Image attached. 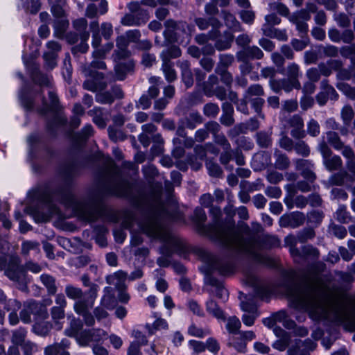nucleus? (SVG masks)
I'll return each instance as SVG.
<instances>
[{
    "label": "nucleus",
    "instance_id": "nucleus-23",
    "mask_svg": "<svg viewBox=\"0 0 355 355\" xmlns=\"http://www.w3.org/2000/svg\"><path fill=\"white\" fill-rule=\"evenodd\" d=\"M302 346L305 347L306 351H313L316 347V343L311 339H306L304 342L296 340L295 344L288 349V355H297Z\"/></svg>",
    "mask_w": 355,
    "mask_h": 355
},
{
    "label": "nucleus",
    "instance_id": "nucleus-60",
    "mask_svg": "<svg viewBox=\"0 0 355 355\" xmlns=\"http://www.w3.org/2000/svg\"><path fill=\"white\" fill-rule=\"evenodd\" d=\"M336 87L348 98L355 101V87L345 83H338Z\"/></svg>",
    "mask_w": 355,
    "mask_h": 355
},
{
    "label": "nucleus",
    "instance_id": "nucleus-3",
    "mask_svg": "<svg viewBox=\"0 0 355 355\" xmlns=\"http://www.w3.org/2000/svg\"><path fill=\"white\" fill-rule=\"evenodd\" d=\"M162 183L153 182L148 194L143 199L149 210L147 216L140 223L141 229L148 236L164 242L166 245L163 248H168L173 253H183L187 249L184 240L171 234L164 224V219L171 218L172 216L162 201Z\"/></svg>",
    "mask_w": 355,
    "mask_h": 355
},
{
    "label": "nucleus",
    "instance_id": "nucleus-22",
    "mask_svg": "<svg viewBox=\"0 0 355 355\" xmlns=\"http://www.w3.org/2000/svg\"><path fill=\"white\" fill-rule=\"evenodd\" d=\"M128 8L130 12L137 16V19L141 24H145L148 20V11L141 7L139 1L130 2L128 3Z\"/></svg>",
    "mask_w": 355,
    "mask_h": 355
},
{
    "label": "nucleus",
    "instance_id": "nucleus-16",
    "mask_svg": "<svg viewBox=\"0 0 355 355\" xmlns=\"http://www.w3.org/2000/svg\"><path fill=\"white\" fill-rule=\"evenodd\" d=\"M238 61L260 60L263 57V51L257 46H248L236 53Z\"/></svg>",
    "mask_w": 355,
    "mask_h": 355
},
{
    "label": "nucleus",
    "instance_id": "nucleus-31",
    "mask_svg": "<svg viewBox=\"0 0 355 355\" xmlns=\"http://www.w3.org/2000/svg\"><path fill=\"white\" fill-rule=\"evenodd\" d=\"M220 35L219 30H211L208 33H200L195 36L194 40L199 45H205L209 40H215Z\"/></svg>",
    "mask_w": 355,
    "mask_h": 355
},
{
    "label": "nucleus",
    "instance_id": "nucleus-41",
    "mask_svg": "<svg viewBox=\"0 0 355 355\" xmlns=\"http://www.w3.org/2000/svg\"><path fill=\"white\" fill-rule=\"evenodd\" d=\"M69 343L68 341L62 340L61 343H55L49 345L44 348V355H58L59 352L64 348L69 347Z\"/></svg>",
    "mask_w": 355,
    "mask_h": 355
},
{
    "label": "nucleus",
    "instance_id": "nucleus-50",
    "mask_svg": "<svg viewBox=\"0 0 355 355\" xmlns=\"http://www.w3.org/2000/svg\"><path fill=\"white\" fill-rule=\"evenodd\" d=\"M162 69L168 82H173L177 78L173 62H162Z\"/></svg>",
    "mask_w": 355,
    "mask_h": 355
},
{
    "label": "nucleus",
    "instance_id": "nucleus-39",
    "mask_svg": "<svg viewBox=\"0 0 355 355\" xmlns=\"http://www.w3.org/2000/svg\"><path fill=\"white\" fill-rule=\"evenodd\" d=\"M234 56L230 53H222L218 55V62L215 69H227L234 62Z\"/></svg>",
    "mask_w": 355,
    "mask_h": 355
},
{
    "label": "nucleus",
    "instance_id": "nucleus-58",
    "mask_svg": "<svg viewBox=\"0 0 355 355\" xmlns=\"http://www.w3.org/2000/svg\"><path fill=\"white\" fill-rule=\"evenodd\" d=\"M300 253L301 255L300 257H296V258L311 257L313 259H318L320 254L319 250L311 245L303 246L300 250Z\"/></svg>",
    "mask_w": 355,
    "mask_h": 355
},
{
    "label": "nucleus",
    "instance_id": "nucleus-57",
    "mask_svg": "<svg viewBox=\"0 0 355 355\" xmlns=\"http://www.w3.org/2000/svg\"><path fill=\"white\" fill-rule=\"evenodd\" d=\"M110 139L114 142L123 141L126 139L125 134L118 128L110 125L107 128Z\"/></svg>",
    "mask_w": 355,
    "mask_h": 355
},
{
    "label": "nucleus",
    "instance_id": "nucleus-51",
    "mask_svg": "<svg viewBox=\"0 0 355 355\" xmlns=\"http://www.w3.org/2000/svg\"><path fill=\"white\" fill-rule=\"evenodd\" d=\"M51 5V12L57 19L64 18V10L62 8V0H49Z\"/></svg>",
    "mask_w": 355,
    "mask_h": 355
},
{
    "label": "nucleus",
    "instance_id": "nucleus-2",
    "mask_svg": "<svg viewBox=\"0 0 355 355\" xmlns=\"http://www.w3.org/2000/svg\"><path fill=\"white\" fill-rule=\"evenodd\" d=\"M287 292L293 306L307 311L313 320L344 321L349 331H355V308L347 312L338 302L329 298L319 276H315L304 286L294 284Z\"/></svg>",
    "mask_w": 355,
    "mask_h": 355
},
{
    "label": "nucleus",
    "instance_id": "nucleus-4",
    "mask_svg": "<svg viewBox=\"0 0 355 355\" xmlns=\"http://www.w3.org/2000/svg\"><path fill=\"white\" fill-rule=\"evenodd\" d=\"M217 235L233 254L245 255L266 265L272 264V260L263 255L261 250L280 245L277 237L269 235L261 236L254 234L245 223L242 224L239 229H234V225L230 224L227 227L218 230Z\"/></svg>",
    "mask_w": 355,
    "mask_h": 355
},
{
    "label": "nucleus",
    "instance_id": "nucleus-40",
    "mask_svg": "<svg viewBox=\"0 0 355 355\" xmlns=\"http://www.w3.org/2000/svg\"><path fill=\"white\" fill-rule=\"evenodd\" d=\"M66 295L71 300L78 301L80 300H84L85 298V293L82 291L81 288L73 286L71 284H68L66 286L65 289Z\"/></svg>",
    "mask_w": 355,
    "mask_h": 355
},
{
    "label": "nucleus",
    "instance_id": "nucleus-19",
    "mask_svg": "<svg viewBox=\"0 0 355 355\" xmlns=\"http://www.w3.org/2000/svg\"><path fill=\"white\" fill-rule=\"evenodd\" d=\"M180 123L186 125L187 128L193 130L197 125L203 123V117L197 111H191L184 118L179 120Z\"/></svg>",
    "mask_w": 355,
    "mask_h": 355
},
{
    "label": "nucleus",
    "instance_id": "nucleus-6",
    "mask_svg": "<svg viewBox=\"0 0 355 355\" xmlns=\"http://www.w3.org/2000/svg\"><path fill=\"white\" fill-rule=\"evenodd\" d=\"M81 281L85 286L89 287L85 293L84 300L76 301L73 304L74 311L83 318L86 326L92 327L94 325V318L92 315L90 309L93 307L97 297L98 286L91 283L87 275L81 277Z\"/></svg>",
    "mask_w": 355,
    "mask_h": 355
},
{
    "label": "nucleus",
    "instance_id": "nucleus-47",
    "mask_svg": "<svg viewBox=\"0 0 355 355\" xmlns=\"http://www.w3.org/2000/svg\"><path fill=\"white\" fill-rule=\"evenodd\" d=\"M207 311L217 319L225 320L223 311L219 308L218 304L212 300L206 303Z\"/></svg>",
    "mask_w": 355,
    "mask_h": 355
},
{
    "label": "nucleus",
    "instance_id": "nucleus-9",
    "mask_svg": "<svg viewBox=\"0 0 355 355\" xmlns=\"http://www.w3.org/2000/svg\"><path fill=\"white\" fill-rule=\"evenodd\" d=\"M84 72L85 76L89 77L83 83L84 89L96 92L103 91L106 88L107 83L104 81V76L102 73L89 68L85 69Z\"/></svg>",
    "mask_w": 355,
    "mask_h": 355
},
{
    "label": "nucleus",
    "instance_id": "nucleus-1",
    "mask_svg": "<svg viewBox=\"0 0 355 355\" xmlns=\"http://www.w3.org/2000/svg\"><path fill=\"white\" fill-rule=\"evenodd\" d=\"M132 190V184L122 177L120 170L112 162L83 200H77L67 189H62L54 193L49 191L38 192L37 198L45 205L48 211H35L32 214L37 223L47 222L53 215L60 214L59 209L53 203V199L55 198L67 207L73 209L83 220L94 222L103 215L102 200L105 195L130 198Z\"/></svg>",
    "mask_w": 355,
    "mask_h": 355
},
{
    "label": "nucleus",
    "instance_id": "nucleus-28",
    "mask_svg": "<svg viewBox=\"0 0 355 355\" xmlns=\"http://www.w3.org/2000/svg\"><path fill=\"white\" fill-rule=\"evenodd\" d=\"M94 130L92 125H86L80 132L73 134L72 139L77 146L81 145L93 135Z\"/></svg>",
    "mask_w": 355,
    "mask_h": 355
},
{
    "label": "nucleus",
    "instance_id": "nucleus-52",
    "mask_svg": "<svg viewBox=\"0 0 355 355\" xmlns=\"http://www.w3.org/2000/svg\"><path fill=\"white\" fill-rule=\"evenodd\" d=\"M223 15L227 26L235 31H241L239 22L232 14L227 11H223Z\"/></svg>",
    "mask_w": 355,
    "mask_h": 355
},
{
    "label": "nucleus",
    "instance_id": "nucleus-53",
    "mask_svg": "<svg viewBox=\"0 0 355 355\" xmlns=\"http://www.w3.org/2000/svg\"><path fill=\"white\" fill-rule=\"evenodd\" d=\"M256 139L261 148H268L272 144L270 133L265 131H260L256 134Z\"/></svg>",
    "mask_w": 355,
    "mask_h": 355
},
{
    "label": "nucleus",
    "instance_id": "nucleus-8",
    "mask_svg": "<svg viewBox=\"0 0 355 355\" xmlns=\"http://www.w3.org/2000/svg\"><path fill=\"white\" fill-rule=\"evenodd\" d=\"M318 150L322 156L323 164L327 170L336 171L342 167L343 162L340 157L332 155V151L326 143L324 137L319 144Z\"/></svg>",
    "mask_w": 355,
    "mask_h": 355
},
{
    "label": "nucleus",
    "instance_id": "nucleus-26",
    "mask_svg": "<svg viewBox=\"0 0 355 355\" xmlns=\"http://www.w3.org/2000/svg\"><path fill=\"white\" fill-rule=\"evenodd\" d=\"M127 277V272L123 270H119L114 272L112 275L108 277L107 278V282L110 284H114L117 290L125 289L126 286L125 284V281Z\"/></svg>",
    "mask_w": 355,
    "mask_h": 355
},
{
    "label": "nucleus",
    "instance_id": "nucleus-15",
    "mask_svg": "<svg viewBox=\"0 0 355 355\" xmlns=\"http://www.w3.org/2000/svg\"><path fill=\"white\" fill-rule=\"evenodd\" d=\"M295 167L297 171H301L302 176L308 182L313 183L315 180L316 175L312 171L313 164L311 161L298 159L295 161Z\"/></svg>",
    "mask_w": 355,
    "mask_h": 355
},
{
    "label": "nucleus",
    "instance_id": "nucleus-48",
    "mask_svg": "<svg viewBox=\"0 0 355 355\" xmlns=\"http://www.w3.org/2000/svg\"><path fill=\"white\" fill-rule=\"evenodd\" d=\"M253 162L258 168H263L270 162V155L266 152H261L253 157Z\"/></svg>",
    "mask_w": 355,
    "mask_h": 355
},
{
    "label": "nucleus",
    "instance_id": "nucleus-24",
    "mask_svg": "<svg viewBox=\"0 0 355 355\" xmlns=\"http://www.w3.org/2000/svg\"><path fill=\"white\" fill-rule=\"evenodd\" d=\"M195 23L200 30H206L211 26V30H219L222 26L220 21L216 17H210L208 19L199 17L195 19Z\"/></svg>",
    "mask_w": 355,
    "mask_h": 355
},
{
    "label": "nucleus",
    "instance_id": "nucleus-10",
    "mask_svg": "<svg viewBox=\"0 0 355 355\" xmlns=\"http://www.w3.org/2000/svg\"><path fill=\"white\" fill-rule=\"evenodd\" d=\"M311 19V15L308 11L304 9H301L297 12H293L289 16V21L295 25L297 30L299 32L300 36L304 38L308 33V24L306 23Z\"/></svg>",
    "mask_w": 355,
    "mask_h": 355
},
{
    "label": "nucleus",
    "instance_id": "nucleus-5",
    "mask_svg": "<svg viewBox=\"0 0 355 355\" xmlns=\"http://www.w3.org/2000/svg\"><path fill=\"white\" fill-rule=\"evenodd\" d=\"M234 270V265L231 261L213 255L207 256V266L203 269L205 274V282L214 287L216 295L223 300L227 299L228 291L222 282L214 277L211 273L217 271L222 275H227L233 272Z\"/></svg>",
    "mask_w": 355,
    "mask_h": 355
},
{
    "label": "nucleus",
    "instance_id": "nucleus-49",
    "mask_svg": "<svg viewBox=\"0 0 355 355\" xmlns=\"http://www.w3.org/2000/svg\"><path fill=\"white\" fill-rule=\"evenodd\" d=\"M320 89L321 91L326 94L327 96L329 97L331 100L336 101L338 98V94L335 90V89L329 84V80L327 79H323L320 82Z\"/></svg>",
    "mask_w": 355,
    "mask_h": 355
},
{
    "label": "nucleus",
    "instance_id": "nucleus-20",
    "mask_svg": "<svg viewBox=\"0 0 355 355\" xmlns=\"http://www.w3.org/2000/svg\"><path fill=\"white\" fill-rule=\"evenodd\" d=\"M223 114L220 118V122L222 125L230 127L232 125L235 120L234 119V107L232 105L228 102H225L222 105Z\"/></svg>",
    "mask_w": 355,
    "mask_h": 355
},
{
    "label": "nucleus",
    "instance_id": "nucleus-61",
    "mask_svg": "<svg viewBox=\"0 0 355 355\" xmlns=\"http://www.w3.org/2000/svg\"><path fill=\"white\" fill-rule=\"evenodd\" d=\"M89 37V33H80V40L81 42L78 45H76V46L73 47L72 52L73 53H76L78 52L84 53H86L89 49V46L87 44V40H88Z\"/></svg>",
    "mask_w": 355,
    "mask_h": 355
},
{
    "label": "nucleus",
    "instance_id": "nucleus-38",
    "mask_svg": "<svg viewBox=\"0 0 355 355\" xmlns=\"http://www.w3.org/2000/svg\"><path fill=\"white\" fill-rule=\"evenodd\" d=\"M275 166L279 170H285L290 166V160L286 154L278 150L275 151Z\"/></svg>",
    "mask_w": 355,
    "mask_h": 355
},
{
    "label": "nucleus",
    "instance_id": "nucleus-46",
    "mask_svg": "<svg viewBox=\"0 0 355 355\" xmlns=\"http://www.w3.org/2000/svg\"><path fill=\"white\" fill-rule=\"evenodd\" d=\"M265 94L263 87L259 84H253L250 85L245 91L244 97L247 98H253V96L261 97Z\"/></svg>",
    "mask_w": 355,
    "mask_h": 355
},
{
    "label": "nucleus",
    "instance_id": "nucleus-55",
    "mask_svg": "<svg viewBox=\"0 0 355 355\" xmlns=\"http://www.w3.org/2000/svg\"><path fill=\"white\" fill-rule=\"evenodd\" d=\"M249 102L250 103L252 107L254 109L258 116L262 119H264L265 114H263L262 109L265 103V100L261 97H256L249 99Z\"/></svg>",
    "mask_w": 355,
    "mask_h": 355
},
{
    "label": "nucleus",
    "instance_id": "nucleus-13",
    "mask_svg": "<svg viewBox=\"0 0 355 355\" xmlns=\"http://www.w3.org/2000/svg\"><path fill=\"white\" fill-rule=\"evenodd\" d=\"M210 212L213 215L214 219L216 220V224L214 226L211 227L210 229H209L210 234L216 241H218L222 245H223L225 248H226L227 250H230V248L227 245L223 243L222 239H220L219 238V236H218L217 232H218V230H220L222 228L227 227V225H229L230 224H232L233 225H234V223L232 220H230L228 222H227L226 223H225V224L219 223L218 222V218L221 215V211H220V209L218 208V207H211V209H210ZM234 228L236 229L235 227V226H234ZM239 227H238L237 229H239Z\"/></svg>",
    "mask_w": 355,
    "mask_h": 355
},
{
    "label": "nucleus",
    "instance_id": "nucleus-43",
    "mask_svg": "<svg viewBox=\"0 0 355 355\" xmlns=\"http://www.w3.org/2000/svg\"><path fill=\"white\" fill-rule=\"evenodd\" d=\"M140 346L137 343H131L128 349V355H156L153 346L144 352H140Z\"/></svg>",
    "mask_w": 355,
    "mask_h": 355
},
{
    "label": "nucleus",
    "instance_id": "nucleus-63",
    "mask_svg": "<svg viewBox=\"0 0 355 355\" xmlns=\"http://www.w3.org/2000/svg\"><path fill=\"white\" fill-rule=\"evenodd\" d=\"M76 340L82 347L89 345L92 342L90 329H85L80 331L76 336Z\"/></svg>",
    "mask_w": 355,
    "mask_h": 355
},
{
    "label": "nucleus",
    "instance_id": "nucleus-33",
    "mask_svg": "<svg viewBox=\"0 0 355 355\" xmlns=\"http://www.w3.org/2000/svg\"><path fill=\"white\" fill-rule=\"evenodd\" d=\"M261 30L263 34L267 37L277 38L281 41H286L288 40L286 30H279L275 28L270 29L267 26H263Z\"/></svg>",
    "mask_w": 355,
    "mask_h": 355
},
{
    "label": "nucleus",
    "instance_id": "nucleus-56",
    "mask_svg": "<svg viewBox=\"0 0 355 355\" xmlns=\"http://www.w3.org/2000/svg\"><path fill=\"white\" fill-rule=\"evenodd\" d=\"M241 327V323L239 319L236 316L230 317L227 319L226 324V329L230 334L236 335L240 332L239 329Z\"/></svg>",
    "mask_w": 355,
    "mask_h": 355
},
{
    "label": "nucleus",
    "instance_id": "nucleus-37",
    "mask_svg": "<svg viewBox=\"0 0 355 355\" xmlns=\"http://www.w3.org/2000/svg\"><path fill=\"white\" fill-rule=\"evenodd\" d=\"M134 64L132 62L128 63H121L116 66L115 72L117 80H123L125 79L126 74L133 70Z\"/></svg>",
    "mask_w": 355,
    "mask_h": 355
},
{
    "label": "nucleus",
    "instance_id": "nucleus-42",
    "mask_svg": "<svg viewBox=\"0 0 355 355\" xmlns=\"http://www.w3.org/2000/svg\"><path fill=\"white\" fill-rule=\"evenodd\" d=\"M76 165L73 162H68L60 168V173L66 180L71 178L76 173Z\"/></svg>",
    "mask_w": 355,
    "mask_h": 355
},
{
    "label": "nucleus",
    "instance_id": "nucleus-59",
    "mask_svg": "<svg viewBox=\"0 0 355 355\" xmlns=\"http://www.w3.org/2000/svg\"><path fill=\"white\" fill-rule=\"evenodd\" d=\"M263 187V184L261 183V180L258 179L254 182H250L248 181H241L240 183V188L245 189L249 193L259 191Z\"/></svg>",
    "mask_w": 355,
    "mask_h": 355
},
{
    "label": "nucleus",
    "instance_id": "nucleus-17",
    "mask_svg": "<svg viewBox=\"0 0 355 355\" xmlns=\"http://www.w3.org/2000/svg\"><path fill=\"white\" fill-rule=\"evenodd\" d=\"M246 284L254 288V293L258 297L263 299L268 295V291L267 288L263 286L261 280L254 275L249 274L246 276Z\"/></svg>",
    "mask_w": 355,
    "mask_h": 355
},
{
    "label": "nucleus",
    "instance_id": "nucleus-30",
    "mask_svg": "<svg viewBox=\"0 0 355 355\" xmlns=\"http://www.w3.org/2000/svg\"><path fill=\"white\" fill-rule=\"evenodd\" d=\"M69 25V21L65 18L55 19L53 22L54 35L59 39H63Z\"/></svg>",
    "mask_w": 355,
    "mask_h": 355
},
{
    "label": "nucleus",
    "instance_id": "nucleus-21",
    "mask_svg": "<svg viewBox=\"0 0 355 355\" xmlns=\"http://www.w3.org/2000/svg\"><path fill=\"white\" fill-rule=\"evenodd\" d=\"M116 49L114 51V55L118 60L125 59L130 55V51L128 50V41L124 35H121L116 38Z\"/></svg>",
    "mask_w": 355,
    "mask_h": 355
},
{
    "label": "nucleus",
    "instance_id": "nucleus-45",
    "mask_svg": "<svg viewBox=\"0 0 355 355\" xmlns=\"http://www.w3.org/2000/svg\"><path fill=\"white\" fill-rule=\"evenodd\" d=\"M284 74L293 81H299V77L301 75L299 65L295 62L288 64L285 69Z\"/></svg>",
    "mask_w": 355,
    "mask_h": 355
},
{
    "label": "nucleus",
    "instance_id": "nucleus-54",
    "mask_svg": "<svg viewBox=\"0 0 355 355\" xmlns=\"http://www.w3.org/2000/svg\"><path fill=\"white\" fill-rule=\"evenodd\" d=\"M333 17L337 25L340 28H347L351 25L350 18L345 12H335Z\"/></svg>",
    "mask_w": 355,
    "mask_h": 355
},
{
    "label": "nucleus",
    "instance_id": "nucleus-32",
    "mask_svg": "<svg viewBox=\"0 0 355 355\" xmlns=\"http://www.w3.org/2000/svg\"><path fill=\"white\" fill-rule=\"evenodd\" d=\"M181 54V49L178 46L172 45L164 50L161 53L160 57L162 62H171V59L179 58Z\"/></svg>",
    "mask_w": 355,
    "mask_h": 355
},
{
    "label": "nucleus",
    "instance_id": "nucleus-14",
    "mask_svg": "<svg viewBox=\"0 0 355 355\" xmlns=\"http://www.w3.org/2000/svg\"><path fill=\"white\" fill-rule=\"evenodd\" d=\"M288 123L293 128L291 131V135L296 139H301L306 137V132L304 130V120L299 114H294L288 120Z\"/></svg>",
    "mask_w": 355,
    "mask_h": 355
},
{
    "label": "nucleus",
    "instance_id": "nucleus-25",
    "mask_svg": "<svg viewBox=\"0 0 355 355\" xmlns=\"http://www.w3.org/2000/svg\"><path fill=\"white\" fill-rule=\"evenodd\" d=\"M110 298V296L104 295L101 302L103 306H96L93 311V314L91 313L94 320L96 319L98 321H101L109 316V313L105 308L111 309L107 302Z\"/></svg>",
    "mask_w": 355,
    "mask_h": 355
},
{
    "label": "nucleus",
    "instance_id": "nucleus-7",
    "mask_svg": "<svg viewBox=\"0 0 355 355\" xmlns=\"http://www.w3.org/2000/svg\"><path fill=\"white\" fill-rule=\"evenodd\" d=\"M0 270H4L5 275L17 284L19 288H24L26 284V274L24 268L19 266L18 257L10 256L8 259L5 256H1Z\"/></svg>",
    "mask_w": 355,
    "mask_h": 355
},
{
    "label": "nucleus",
    "instance_id": "nucleus-44",
    "mask_svg": "<svg viewBox=\"0 0 355 355\" xmlns=\"http://www.w3.org/2000/svg\"><path fill=\"white\" fill-rule=\"evenodd\" d=\"M327 142H328L336 150H341L343 147V143L342 142L338 134L334 131H328L326 132Z\"/></svg>",
    "mask_w": 355,
    "mask_h": 355
},
{
    "label": "nucleus",
    "instance_id": "nucleus-29",
    "mask_svg": "<svg viewBox=\"0 0 355 355\" xmlns=\"http://www.w3.org/2000/svg\"><path fill=\"white\" fill-rule=\"evenodd\" d=\"M40 280L46 288L47 293L49 295H54L56 294L58 287L56 285V279L54 277L49 274H43L40 276Z\"/></svg>",
    "mask_w": 355,
    "mask_h": 355
},
{
    "label": "nucleus",
    "instance_id": "nucleus-34",
    "mask_svg": "<svg viewBox=\"0 0 355 355\" xmlns=\"http://www.w3.org/2000/svg\"><path fill=\"white\" fill-rule=\"evenodd\" d=\"M52 329V324L49 321L41 320L36 322L33 326V331L37 335L46 336Z\"/></svg>",
    "mask_w": 355,
    "mask_h": 355
},
{
    "label": "nucleus",
    "instance_id": "nucleus-62",
    "mask_svg": "<svg viewBox=\"0 0 355 355\" xmlns=\"http://www.w3.org/2000/svg\"><path fill=\"white\" fill-rule=\"evenodd\" d=\"M281 87L282 90H284L286 92H290L293 89H300L301 88V84L300 81H293L289 78L281 79Z\"/></svg>",
    "mask_w": 355,
    "mask_h": 355
},
{
    "label": "nucleus",
    "instance_id": "nucleus-35",
    "mask_svg": "<svg viewBox=\"0 0 355 355\" xmlns=\"http://www.w3.org/2000/svg\"><path fill=\"white\" fill-rule=\"evenodd\" d=\"M298 242L297 235L289 234L284 239L285 245L289 247L291 254L295 259L301 255L300 250L296 247Z\"/></svg>",
    "mask_w": 355,
    "mask_h": 355
},
{
    "label": "nucleus",
    "instance_id": "nucleus-64",
    "mask_svg": "<svg viewBox=\"0 0 355 355\" xmlns=\"http://www.w3.org/2000/svg\"><path fill=\"white\" fill-rule=\"evenodd\" d=\"M26 331L24 329H19L12 332V342L15 345H22L25 343Z\"/></svg>",
    "mask_w": 355,
    "mask_h": 355
},
{
    "label": "nucleus",
    "instance_id": "nucleus-11",
    "mask_svg": "<svg viewBox=\"0 0 355 355\" xmlns=\"http://www.w3.org/2000/svg\"><path fill=\"white\" fill-rule=\"evenodd\" d=\"M46 46V51L44 53L43 58L46 66L52 69L57 64L58 55L62 49V46L58 42L52 40L48 42Z\"/></svg>",
    "mask_w": 355,
    "mask_h": 355
},
{
    "label": "nucleus",
    "instance_id": "nucleus-27",
    "mask_svg": "<svg viewBox=\"0 0 355 355\" xmlns=\"http://www.w3.org/2000/svg\"><path fill=\"white\" fill-rule=\"evenodd\" d=\"M26 307L31 311L32 314L37 315L42 319H46L49 317L47 309L35 300H29L26 302Z\"/></svg>",
    "mask_w": 355,
    "mask_h": 355
},
{
    "label": "nucleus",
    "instance_id": "nucleus-12",
    "mask_svg": "<svg viewBox=\"0 0 355 355\" xmlns=\"http://www.w3.org/2000/svg\"><path fill=\"white\" fill-rule=\"evenodd\" d=\"M306 220V216L300 211H294L291 214H284L279 220L282 227L296 228L302 225Z\"/></svg>",
    "mask_w": 355,
    "mask_h": 355
},
{
    "label": "nucleus",
    "instance_id": "nucleus-36",
    "mask_svg": "<svg viewBox=\"0 0 355 355\" xmlns=\"http://www.w3.org/2000/svg\"><path fill=\"white\" fill-rule=\"evenodd\" d=\"M233 35L230 33H225L222 38L217 37L215 42V48L219 51H224L231 47L233 42Z\"/></svg>",
    "mask_w": 355,
    "mask_h": 355
},
{
    "label": "nucleus",
    "instance_id": "nucleus-18",
    "mask_svg": "<svg viewBox=\"0 0 355 355\" xmlns=\"http://www.w3.org/2000/svg\"><path fill=\"white\" fill-rule=\"evenodd\" d=\"M178 66H179L181 70L182 82L187 88L191 87L193 85L194 80L189 62L187 60L178 61Z\"/></svg>",
    "mask_w": 355,
    "mask_h": 355
}]
</instances>
